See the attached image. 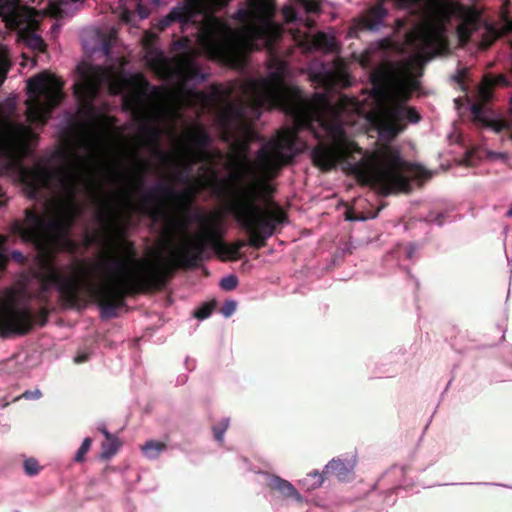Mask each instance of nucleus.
Listing matches in <instances>:
<instances>
[{
    "label": "nucleus",
    "instance_id": "obj_17",
    "mask_svg": "<svg viewBox=\"0 0 512 512\" xmlns=\"http://www.w3.org/2000/svg\"><path fill=\"white\" fill-rule=\"evenodd\" d=\"M71 5L67 0L53 1L49 4L48 13L51 16L62 17L71 12Z\"/></svg>",
    "mask_w": 512,
    "mask_h": 512
},
{
    "label": "nucleus",
    "instance_id": "obj_8",
    "mask_svg": "<svg viewBox=\"0 0 512 512\" xmlns=\"http://www.w3.org/2000/svg\"><path fill=\"white\" fill-rule=\"evenodd\" d=\"M207 137L202 128H189L178 140L172 161L178 165H188L207 157Z\"/></svg>",
    "mask_w": 512,
    "mask_h": 512
},
{
    "label": "nucleus",
    "instance_id": "obj_22",
    "mask_svg": "<svg viewBox=\"0 0 512 512\" xmlns=\"http://www.w3.org/2000/svg\"><path fill=\"white\" fill-rule=\"evenodd\" d=\"M8 69L9 59L7 50L4 46L0 45V85L4 82Z\"/></svg>",
    "mask_w": 512,
    "mask_h": 512
},
{
    "label": "nucleus",
    "instance_id": "obj_31",
    "mask_svg": "<svg viewBox=\"0 0 512 512\" xmlns=\"http://www.w3.org/2000/svg\"><path fill=\"white\" fill-rule=\"evenodd\" d=\"M284 17L287 21H292L295 19V11L291 7H285L283 10Z\"/></svg>",
    "mask_w": 512,
    "mask_h": 512
},
{
    "label": "nucleus",
    "instance_id": "obj_9",
    "mask_svg": "<svg viewBox=\"0 0 512 512\" xmlns=\"http://www.w3.org/2000/svg\"><path fill=\"white\" fill-rule=\"evenodd\" d=\"M0 16L7 25L21 32L33 29L37 23L34 10L19 6L17 0H0Z\"/></svg>",
    "mask_w": 512,
    "mask_h": 512
},
{
    "label": "nucleus",
    "instance_id": "obj_27",
    "mask_svg": "<svg viewBox=\"0 0 512 512\" xmlns=\"http://www.w3.org/2000/svg\"><path fill=\"white\" fill-rule=\"evenodd\" d=\"M491 85L487 82H484L478 92V96L482 101H488L491 97Z\"/></svg>",
    "mask_w": 512,
    "mask_h": 512
},
{
    "label": "nucleus",
    "instance_id": "obj_10",
    "mask_svg": "<svg viewBox=\"0 0 512 512\" xmlns=\"http://www.w3.org/2000/svg\"><path fill=\"white\" fill-rule=\"evenodd\" d=\"M30 327V318L26 310L16 308L11 302L0 304L1 334H24Z\"/></svg>",
    "mask_w": 512,
    "mask_h": 512
},
{
    "label": "nucleus",
    "instance_id": "obj_3",
    "mask_svg": "<svg viewBox=\"0 0 512 512\" xmlns=\"http://www.w3.org/2000/svg\"><path fill=\"white\" fill-rule=\"evenodd\" d=\"M413 12L422 11L421 23L407 35L405 51L413 55L412 63L393 69L386 79L382 95L377 96L378 105L371 114L381 139H389L402 129L400 121L418 122L416 110L402 106L410 91L417 87L416 67L423 61L446 49V23L457 19V37L465 43L477 28V14L460 6L454 0H394Z\"/></svg>",
    "mask_w": 512,
    "mask_h": 512
},
{
    "label": "nucleus",
    "instance_id": "obj_1",
    "mask_svg": "<svg viewBox=\"0 0 512 512\" xmlns=\"http://www.w3.org/2000/svg\"><path fill=\"white\" fill-rule=\"evenodd\" d=\"M64 167L21 169L30 196L53 190L44 218L28 213L14 231L39 250L40 277L69 300L81 295L109 301L153 281L184 263L208 243L222 258L231 247L212 231L190 235L179 206L135 205L138 175L126 167L111 131L89 125L69 137L62 149Z\"/></svg>",
    "mask_w": 512,
    "mask_h": 512
},
{
    "label": "nucleus",
    "instance_id": "obj_35",
    "mask_svg": "<svg viewBox=\"0 0 512 512\" xmlns=\"http://www.w3.org/2000/svg\"><path fill=\"white\" fill-rule=\"evenodd\" d=\"M14 257L17 258V259H20L21 254L19 252H15L14 253Z\"/></svg>",
    "mask_w": 512,
    "mask_h": 512
},
{
    "label": "nucleus",
    "instance_id": "obj_6",
    "mask_svg": "<svg viewBox=\"0 0 512 512\" xmlns=\"http://www.w3.org/2000/svg\"><path fill=\"white\" fill-rule=\"evenodd\" d=\"M77 71L78 79L74 85V91L79 98L84 100L91 98L96 93L100 82L107 81L111 93H123L131 106H136L140 102V95L144 91V81L140 76L126 78L85 63L80 64Z\"/></svg>",
    "mask_w": 512,
    "mask_h": 512
},
{
    "label": "nucleus",
    "instance_id": "obj_30",
    "mask_svg": "<svg viewBox=\"0 0 512 512\" xmlns=\"http://www.w3.org/2000/svg\"><path fill=\"white\" fill-rule=\"evenodd\" d=\"M211 313V309L209 307H203L195 312V316L200 319L207 318Z\"/></svg>",
    "mask_w": 512,
    "mask_h": 512
},
{
    "label": "nucleus",
    "instance_id": "obj_23",
    "mask_svg": "<svg viewBox=\"0 0 512 512\" xmlns=\"http://www.w3.org/2000/svg\"><path fill=\"white\" fill-rule=\"evenodd\" d=\"M90 447H91V440L89 438H85L82 441V444L75 455V460L78 462H82L85 459V455L89 451Z\"/></svg>",
    "mask_w": 512,
    "mask_h": 512
},
{
    "label": "nucleus",
    "instance_id": "obj_26",
    "mask_svg": "<svg viewBox=\"0 0 512 512\" xmlns=\"http://www.w3.org/2000/svg\"><path fill=\"white\" fill-rule=\"evenodd\" d=\"M486 157L491 161H502L506 162L508 160V154L505 152H495L491 150L486 151Z\"/></svg>",
    "mask_w": 512,
    "mask_h": 512
},
{
    "label": "nucleus",
    "instance_id": "obj_20",
    "mask_svg": "<svg viewBox=\"0 0 512 512\" xmlns=\"http://www.w3.org/2000/svg\"><path fill=\"white\" fill-rule=\"evenodd\" d=\"M21 40L34 50L43 49V41L38 35L21 32Z\"/></svg>",
    "mask_w": 512,
    "mask_h": 512
},
{
    "label": "nucleus",
    "instance_id": "obj_28",
    "mask_svg": "<svg viewBox=\"0 0 512 512\" xmlns=\"http://www.w3.org/2000/svg\"><path fill=\"white\" fill-rule=\"evenodd\" d=\"M236 307H237V303L235 301H227L223 308H222V313L225 317H229L231 316L235 310H236Z\"/></svg>",
    "mask_w": 512,
    "mask_h": 512
},
{
    "label": "nucleus",
    "instance_id": "obj_38",
    "mask_svg": "<svg viewBox=\"0 0 512 512\" xmlns=\"http://www.w3.org/2000/svg\"><path fill=\"white\" fill-rule=\"evenodd\" d=\"M510 29L512 30V23L510 24Z\"/></svg>",
    "mask_w": 512,
    "mask_h": 512
},
{
    "label": "nucleus",
    "instance_id": "obj_24",
    "mask_svg": "<svg viewBox=\"0 0 512 512\" xmlns=\"http://www.w3.org/2000/svg\"><path fill=\"white\" fill-rule=\"evenodd\" d=\"M237 278L233 275H228L224 278L221 279L220 281V286L224 289V290H233L234 288H236L237 286Z\"/></svg>",
    "mask_w": 512,
    "mask_h": 512
},
{
    "label": "nucleus",
    "instance_id": "obj_29",
    "mask_svg": "<svg viewBox=\"0 0 512 512\" xmlns=\"http://www.w3.org/2000/svg\"><path fill=\"white\" fill-rule=\"evenodd\" d=\"M308 12H316L318 10V2L316 0H298Z\"/></svg>",
    "mask_w": 512,
    "mask_h": 512
},
{
    "label": "nucleus",
    "instance_id": "obj_13",
    "mask_svg": "<svg viewBox=\"0 0 512 512\" xmlns=\"http://www.w3.org/2000/svg\"><path fill=\"white\" fill-rule=\"evenodd\" d=\"M270 485L273 489L280 491L288 497H294L297 500H301L300 495L293 487V485L284 479L275 476L271 478Z\"/></svg>",
    "mask_w": 512,
    "mask_h": 512
},
{
    "label": "nucleus",
    "instance_id": "obj_14",
    "mask_svg": "<svg viewBox=\"0 0 512 512\" xmlns=\"http://www.w3.org/2000/svg\"><path fill=\"white\" fill-rule=\"evenodd\" d=\"M353 469V465L346 466L341 461H331L325 467L326 474L335 475L339 480H344L346 475Z\"/></svg>",
    "mask_w": 512,
    "mask_h": 512
},
{
    "label": "nucleus",
    "instance_id": "obj_21",
    "mask_svg": "<svg viewBox=\"0 0 512 512\" xmlns=\"http://www.w3.org/2000/svg\"><path fill=\"white\" fill-rule=\"evenodd\" d=\"M323 481L324 477L322 474L313 472L308 474L307 477L302 480V484L306 486L308 490H313L320 487Z\"/></svg>",
    "mask_w": 512,
    "mask_h": 512
},
{
    "label": "nucleus",
    "instance_id": "obj_18",
    "mask_svg": "<svg viewBox=\"0 0 512 512\" xmlns=\"http://www.w3.org/2000/svg\"><path fill=\"white\" fill-rule=\"evenodd\" d=\"M314 47L321 49H331L335 46V40L332 36H328L325 33H317L312 36L311 40Z\"/></svg>",
    "mask_w": 512,
    "mask_h": 512
},
{
    "label": "nucleus",
    "instance_id": "obj_36",
    "mask_svg": "<svg viewBox=\"0 0 512 512\" xmlns=\"http://www.w3.org/2000/svg\"><path fill=\"white\" fill-rule=\"evenodd\" d=\"M510 111L512 113V97H511V100H510Z\"/></svg>",
    "mask_w": 512,
    "mask_h": 512
},
{
    "label": "nucleus",
    "instance_id": "obj_32",
    "mask_svg": "<svg viewBox=\"0 0 512 512\" xmlns=\"http://www.w3.org/2000/svg\"><path fill=\"white\" fill-rule=\"evenodd\" d=\"M228 427V423L226 422L223 427L221 429H215L214 430V433H215V437L219 440V441H222L223 440V436H224V433L226 431Z\"/></svg>",
    "mask_w": 512,
    "mask_h": 512
},
{
    "label": "nucleus",
    "instance_id": "obj_19",
    "mask_svg": "<svg viewBox=\"0 0 512 512\" xmlns=\"http://www.w3.org/2000/svg\"><path fill=\"white\" fill-rule=\"evenodd\" d=\"M164 448L160 442L149 441L142 447V452L147 458H155Z\"/></svg>",
    "mask_w": 512,
    "mask_h": 512
},
{
    "label": "nucleus",
    "instance_id": "obj_5",
    "mask_svg": "<svg viewBox=\"0 0 512 512\" xmlns=\"http://www.w3.org/2000/svg\"><path fill=\"white\" fill-rule=\"evenodd\" d=\"M188 1L192 15L203 14L205 23L198 42L210 57L238 64L244 54L254 47L255 40L261 39L269 44L280 35V26L271 21L272 0H249V7L242 15L245 26L237 32L230 31L222 22L209 16V12L223 5L225 0Z\"/></svg>",
    "mask_w": 512,
    "mask_h": 512
},
{
    "label": "nucleus",
    "instance_id": "obj_2",
    "mask_svg": "<svg viewBox=\"0 0 512 512\" xmlns=\"http://www.w3.org/2000/svg\"><path fill=\"white\" fill-rule=\"evenodd\" d=\"M243 92L254 107H281L290 113L298 127L308 126L315 137L322 139L313 153V160L322 169L341 164L356 173L365 183L383 192L407 191V163L390 147H380L373 153H363L356 143L345 135L338 122L341 113L357 111V103L341 97L334 107L322 95L304 98L297 88L289 86L279 75L263 80H250Z\"/></svg>",
    "mask_w": 512,
    "mask_h": 512
},
{
    "label": "nucleus",
    "instance_id": "obj_37",
    "mask_svg": "<svg viewBox=\"0 0 512 512\" xmlns=\"http://www.w3.org/2000/svg\"><path fill=\"white\" fill-rule=\"evenodd\" d=\"M508 215L511 216L512 215V209L508 212Z\"/></svg>",
    "mask_w": 512,
    "mask_h": 512
},
{
    "label": "nucleus",
    "instance_id": "obj_25",
    "mask_svg": "<svg viewBox=\"0 0 512 512\" xmlns=\"http://www.w3.org/2000/svg\"><path fill=\"white\" fill-rule=\"evenodd\" d=\"M24 469L26 474L35 475L39 472V465L36 460L28 459L24 462Z\"/></svg>",
    "mask_w": 512,
    "mask_h": 512
},
{
    "label": "nucleus",
    "instance_id": "obj_7",
    "mask_svg": "<svg viewBox=\"0 0 512 512\" xmlns=\"http://www.w3.org/2000/svg\"><path fill=\"white\" fill-rule=\"evenodd\" d=\"M62 82L49 72L27 80V117L32 122L45 121L51 108L62 98Z\"/></svg>",
    "mask_w": 512,
    "mask_h": 512
},
{
    "label": "nucleus",
    "instance_id": "obj_33",
    "mask_svg": "<svg viewBox=\"0 0 512 512\" xmlns=\"http://www.w3.org/2000/svg\"><path fill=\"white\" fill-rule=\"evenodd\" d=\"M40 396H41V393L39 390L27 391L23 394V397L26 399H38Z\"/></svg>",
    "mask_w": 512,
    "mask_h": 512
},
{
    "label": "nucleus",
    "instance_id": "obj_15",
    "mask_svg": "<svg viewBox=\"0 0 512 512\" xmlns=\"http://www.w3.org/2000/svg\"><path fill=\"white\" fill-rule=\"evenodd\" d=\"M385 12L381 7L375 8L363 20V27L368 30L378 28L380 21L384 18Z\"/></svg>",
    "mask_w": 512,
    "mask_h": 512
},
{
    "label": "nucleus",
    "instance_id": "obj_11",
    "mask_svg": "<svg viewBox=\"0 0 512 512\" xmlns=\"http://www.w3.org/2000/svg\"><path fill=\"white\" fill-rule=\"evenodd\" d=\"M471 111L475 115V117L482 121L487 127L491 128L494 132L499 133L502 130L510 131V139L512 141V125L503 119L500 118H490L487 116H482L480 108L476 105L471 106Z\"/></svg>",
    "mask_w": 512,
    "mask_h": 512
},
{
    "label": "nucleus",
    "instance_id": "obj_16",
    "mask_svg": "<svg viewBox=\"0 0 512 512\" xmlns=\"http://www.w3.org/2000/svg\"><path fill=\"white\" fill-rule=\"evenodd\" d=\"M103 433L107 439V444H105L102 448L101 458L108 459L112 457L118 450L120 443L118 439L112 434L108 433L106 430H103Z\"/></svg>",
    "mask_w": 512,
    "mask_h": 512
},
{
    "label": "nucleus",
    "instance_id": "obj_12",
    "mask_svg": "<svg viewBox=\"0 0 512 512\" xmlns=\"http://www.w3.org/2000/svg\"><path fill=\"white\" fill-rule=\"evenodd\" d=\"M202 99V96L199 94H195L190 96H175L172 99H170V103L165 105V107L161 108V110L158 112V117L166 118V117H172L174 114L175 105H182V104H195L197 101H200Z\"/></svg>",
    "mask_w": 512,
    "mask_h": 512
},
{
    "label": "nucleus",
    "instance_id": "obj_34",
    "mask_svg": "<svg viewBox=\"0 0 512 512\" xmlns=\"http://www.w3.org/2000/svg\"><path fill=\"white\" fill-rule=\"evenodd\" d=\"M339 78H340V79L338 80L339 82H342V83H343V84H345V85L347 84V81H345V80L342 78V74H341V75H339Z\"/></svg>",
    "mask_w": 512,
    "mask_h": 512
},
{
    "label": "nucleus",
    "instance_id": "obj_4",
    "mask_svg": "<svg viewBox=\"0 0 512 512\" xmlns=\"http://www.w3.org/2000/svg\"><path fill=\"white\" fill-rule=\"evenodd\" d=\"M250 135V131H245V139L233 143L227 158L228 203L237 221L248 231L250 244L259 248L286 218L281 208L267 200L271 192L267 179L292 156L296 128L282 130L261 148L253 163L247 159Z\"/></svg>",
    "mask_w": 512,
    "mask_h": 512
}]
</instances>
